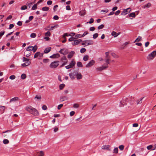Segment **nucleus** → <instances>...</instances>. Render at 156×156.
I'll list each match as a JSON object with an SVG mask.
<instances>
[{
    "label": "nucleus",
    "mask_w": 156,
    "mask_h": 156,
    "mask_svg": "<svg viewBox=\"0 0 156 156\" xmlns=\"http://www.w3.org/2000/svg\"><path fill=\"white\" fill-rule=\"evenodd\" d=\"M26 109L31 114L35 116H38L39 113L37 110L31 106H27L26 108Z\"/></svg>",
    "instance_id": "f257e3e1"
},
{
    "label": "nucleus",
    "mask_w": 156,
    "mask_h": 156,
    "mask_svg": "<svg viewBox=\"0 0 156 156\" xmlns=\"http://www.w3.org/2000/svg\"><path fill=\"white\" fill-rule=\"evenodd\" d=\"M59 61H55L52 62L50 64V67L52 69L56 68L59 65Z\"/></svg>",
    "instance_id": "f03ea898"
},
{
    "label": "nucleus",
    "mask_w": 156,
    "mask_h": 156,
    "mask_svg": "<svg viewBox=\"0 0 156 156\" xmlns=\"http://www.w3.org/2000/svg\"><path fill=\"white\" fill-rule=\"evenodd\" d=\"M156 55V51H154L150 54H149L147 57V59L148 60L153 59Z\"/></svg>",
    "instance_id": "7ed1b4c3"
},
{
    "label": "nucleus",
    "mask_w": 156,
    "mask_h": 156,
    "mask_svg": "<svg viewBox=\"0 0 156 156\" xmlns=\"http://www.w3.org/2000/svg\"><path fill=\"white\" fill-rule=\"evenodd\" d=\"M127 101V98H125L124 99H123V100L121 101L120 102V106L122 107L124 105H126V103Z\"/></svg>",
    "instance_id": "20e7f679"
},
{
    "label": "nucleus",
    "mask_w": 156,
    "mask_h": 156,
    "mask_svg": "<svg viewBox=\"0 0 156 156\" xmlns=\"http://www.w3.org/2000/svg\"><path fill=\"white\" fill-rule=\"evenodd\" d=\"M84 42H85L86 46L92 45L94 43V41L91 40H88L84 41Z\"/></svg>",
    "instance_id": "39448f33"
},
{
    "label": "nucleus",
    "mask_w": 156,
    "mask_h": 156,
    "mask_svg": "<svg viewBox=\"0 0 156 156\" xmlns=\"http://www.w3.org/2000/svg\"><path fill=\"white\" fill-rule=\"evenodd\" d=\"M43 53H41L40 52H37L34 55V58L39 57H43Z\"/></svg>",
    "instance_id": "423d86ee"
},
{
    "label": "nucleus",
    "mask_w": 156,
    "mask_h": 156,
    "mask_svg": "<svg viewBox=\"0 0 156 156\" xmlns=\"http://www.w3.org/2000/svg\"><path fill=\"white\" fill-rule=\"evenodd\" d=\"M77 72L76 71H74L72 73H69V76L70 78L73 80L75 78V76L76 75V74Z\"/></svg>",
    "instance_id": "0eeeda50"
},
{
    "label": "nucleus",
    "mask_w": 156,
    "mask_h": 156,
    "mask_svg": "<svg viewBox=\"0 0 156 156\" xmlns=\"http://www.w3.org/2000/svg\"><path fill=\"white\" fill-rule=\"evenodd\" d=\"M82 41L81 39L75 40L72 43V45L73 46L79 44L80 42H82Z\"/></svg>",
    "instance_id": "6e6552de"
},
{
    "label": "nucleus",
    "mask_w": 156,
    "mask_h": 156,
    "mask_svg": "<svg viewBox=\"0 0 156 156\" xmlns=\"http://www.w3.org/2000/svg\"><path fill=\"white\" fill-rule=\"evenodd\" d=\"M95 63V61L94 60L90 61L89 63L87 64L86 66V67H89L93 65Z\"/></svg>",
    "instance_id": "1a4fd4ad"
},
{
    "label": "nucleus",
    "mask_w": 156,
    "mask_h": 156,
    "mask_svg": "<svg viewBox=\"0 0 156 156\" xmlns=\"http://www.w3.org/2000/svg\"><path fill=\"white\" fill-rule=\"evenodd\" d=\"M68 100V98L66 96H62L60 98V101L61 102H62L65 101L67 100Z\"/></svg>",
    "instance_id": "9d476101"
},
{
    "label": "nucleus",
    "mask_w": 156,
    "mask_h": 156,
    "mask_svg": "<svg viewBox=\"0 0 156 156\" xmlns=\"http://www.w3.org/2000/svg\"><path fill=\"white\" fill-rule=\"evenodd\" d=\"M61 61L63 62V63H65L66 64H67L68 62V60L66 58V57L65 56H64L63 57L61 58Z\"/></svg>",
    "instance_id": "9b49d317"
},
{
    "label": "nucleus",
    "mask_w": 156,
    "mask_h": 156,
    "mask_svg": "<svg viewBox=\"0 0 156 156\" xmlns=\"http://www.w3.org/2000/svg\"><path fill=\"white\" fill-rule=\"evenodd\" d=\"M75 54V52L74 51H71L70 52L67 56V58H68L70 59Z\"/></svg>",
    "instance_id": "f8f14e48"
},
{
    "label": "nucleus",
    "mask_w": 156,
    "mask_h": 156,
    "mask_svg": "<svg viewBox=\"0 0 156 156\" xmlns=\"http://www.w3.org/2000/svg\"><path fill=\"white\" fill-rule=\"evenodd\" d=\"M108 66L107 65V66H104L103 65L102 67H99L97 68V69L99 71H101L103 70H104L107 68H108Z\"/></svg>",
    "instance_id": "ddd939ff"
},
{
    "label": "nucleus",
    "mask_w": 156,
    "mask_h": 156,
    "mask_svg": "<svg viewBox=\"0 0 156 156\" xmlns=\"http://www.w3.org/2000/svg\"><path fill=\"white\" fill-rule=\"evenodd\" d=\"M76 75V78L77 80L81 79L82 78V75L80 73H79L77 72Z\"/></svg>",
    "instance_id": "4468645a"
},
{
    "label": "nucleus",
    "mask_w": 156,
    "mask_h": 156,
    "mask_svg": "<svg viewBox=\"0 0 156 156\" xmlns=\"http://www.w3.org/2000/svg\"><path fill=\"white\" fill-rule=\"evenodd\" d=\"M5 107V106H0V114H2L4 112Z\"/></svg>",
    "instance_id": "2eb2a0df"
},
{
    "label": "nucleus",
    "mask_w": 156,
    "mask_h": 156,
    "mask_svg": "<svg viewBox=\"0 0 156 156\" xmlns=\"http://www.w3.org/2000/svg\"><path fill=\"white\" fill-rule=\"evenodd\" d=\"M59 53L63 55H66L67 53L66 50L65 49H62L59 51Z\"/></svg>",
    "instance_id": "dca6fc26"
},
{
    "label": "nucleus",
    "mask_w": 156,
    "mask_h": 156,
    "mask_svg": "<svg viewBox=\"0 0 156 156\" xmlns=\"http://www.w3.org/2000/svg\"><path fill=\"white\" fill-rule=\"evenodd\" d=\"M30 62H26L23 64H22L21 65L23 67L26 66L30 65Z\"/></svg>",
    "instance_id": "f3484780"
},
{
    "label": "nucleus",
    "mask_w": 156,
    "mask_h": 156,
    "mask_svg": "<svg viewBox=\"0 0 156 156\" xmlns=\"http://www.w3.org/2000/svg\"><path fill=\"white\" fill-rule=\"evenodd\" d=\"M30 62H26L23 64H22L21 65L23 67L26 66L30 65Z\"/></svg>",
    "instance_id": "a211bd4d"
},
{
    "label": "nucleus",
    "mask_w": 156,
    "mask_h": 156,
    "mask_svg": "<svg viewBox=\"0 0 156 156\" xmlns=\"http://www.w3.org/2000/svg\"><path fill=\"white\" fill-rule=\"evenodd\" d=\"M51 47H48L46 48L44 51V53L45 54L48 53L51 51Z\"/></svg>",
    "instance_id": "6ab92c4d"
},
{
    "label": "nucleus",
    "mask_w": 156,
    "mask_h": 156,
    "mask_svg": "<svg viewBox=\"0 0 156 156\" xmlns=\"http://www.w3.org/2000/svg\"><path fill=\"white\" fill-rule=\"evenodd\" d=\"M110 147L109 145H104L102 146L101 148L104 150H108Z\"/></svg>",
    "instance_id": "aec40b11"
},
{
    "label": "nucleus",
    "mask_w": 156,
    "mask_h": 156,
    "mask_svg": "<svg viewBox=\"0 0 156 156\" xmlns=\"http://www.w3.org/2000/svg\"><path fill=\"white\" fill-rule=\"evenodd\" d=\"M33 4H34V2H27L26 3V5L29 8H30Z\"/></svg>",
    "instance_id": "412c9836"
},
{
    "label": "nucleus",
    "mask_w": 156,
    "mask_h": 156,
    "mask_svg": "<svg viewBox=\"0 0 156 156\" xmlns=\"http://www.w3.org/2000/svg\"><path fill=\"white\" fill-rule=\"evenodd\" d=\"M75 62L73 60H72V61L70 63L69 65L71 68H72L75 65Z\"/></svg>",
    "instance_id": "4be33fe9"
},
{
    "label": "nucleus",
    "mask_w": 156,
    "mask_h": 156,
    "mask_svg": "<svg viewBox=\"0 0 156 156\" xmlns=\"http://www.w3.org/2000/svg\"><path fill=\"white\" fill-rule=\"evenodd\" d=\"M49 8L48 7H44L42 8V10L44 11H47L49 10Z\"/></svg>",
    "instance_id": "5701e85b"
},
{
    "label": "nucleus",
    "mask_w": 156,
    "mask_h": 156,
    "mask_svg": "<svg viewBox=\"0 0 156 156\" xmlns=\"http://www.w3.org/2000/svg\"><path fill=\"white\" fill-rule=\"evenodd\" d=\"M18 99V98L17 97H16L14 98H12L10 100V102H12L15 101H17Z\"/></svg>",
    "instance_id": "b1692460"
},
{
    "label": "nucleus",
    "mask_w": 156,
    "mask_h": 156,
    "mask_svg": "<svg viewBox=\"0 0 156 156\" xmlns=\"http://www.w3.org/2000/svg\"><path fill=\"white\" fill-rule=\"evenodd\" d=\"M128 16L129 17H132L134 18L135 17V14L134 12H132L128 15Z\"/></svg>",
    "instance_id": "393cba45"
},
{
    "label": "nucleus",
    "mask_w": 156,
    "mask_h": 156,
    "mask_svg": "<svg viewBox=\"0 0 156 156\" xmlns=\"http://www.w3.org/2000/svg\"><path fill=\"white\" fill-rule=\"evenodd\" d=\"M38 4L37 3L35 4L32 6L31 10H34L36 9L37 8V6Z\"/></svg>",
    "instance_id": "a878e982"
},
{
    "label": "nucleus",
    "mask_w": 156,
    "mask_h": 156,
    "mask_svg": "<svg viewBox=\"0 0 156 156\" xmlns=\"http://www.w3.org/2000/svg\"><path fill=\"white\" fill-rule=\"evenodd\" d=\"M124 11H125V12H126V13H129L131 11V8H128L126 9H124Z\"/></svg>",
    "instance_id": "bb28decb"
},
{
    "label": "nucleus",
    "mask_w": 156,
    "mask_h": 156,
    "mask_svg": "<svg viewBox=\"0 0 156 156\" xmlns=\"http://www.w3.org/2000/svg\"><path fill=\"white\" fill-rule=\"evenodd\" d=\"M111 34L112 36H114V37H116L118 36V34H117V33L114 31H113L112 32Z\"/></svg>",
    "instance_id": "cd10ccee"
},
{
    "label": "nucleus",
    "mask_w": 156,
    "mask_h": 156,
    "mask_svg": "<svg viewBox=\"0 0 156 156\" xmlns=\"http://www.w3.org/2000/svg\"><path fill=\"white\" fill-rule=\"evenodd\" d=\"M32 51H33L34 52H35L37 49V46L36 45H35L34 47L32 46Z\"/></svg>",
    "instance_id": "c85d7f7f"
},
{
    "label": "nucleus",
    "mask_w": 156,
    "mask_h": 156,
    "mask_svg": "<svg viewBox=\"0 0 156 156\" xmlns=\"http://www.w3.org/2000/svg\"><path fill=\"white\" fill-rule=\"evenodd\" d=\"M23 61V62H28L29 61V59L25 57H23L22 58Z\"/></svg>",
    "instance_id": "c756f323"
},
{
    "label": "nucleus",
    "mask_w": 156,
    "mask_h": 156,
    "mask_svg": "<svg viewBox=\"0 0 156 156\" xmlns=\"http://www.w3.org/2000/svg\"><path fill=\"white\" fill-rule=\"evenodd\" d=\"M89 58V56L88 55H85L83 58V59L84 61H87Z\"/></svg>",
    "instance_id": "7c9ffc66"
},
{
    "label": "nucleus",
    "mask_w": 156,
    "mask_h": 156,
    "mask_svg": "<svg viewBox=\"0 0 156 156\" xmlns=\"http://www.w3.org/2000/svg\"><path fill=\"white\" fill-rule=\"evenodd\" d=\"M5 33V31L2 30L0 32V39L2 37L3 35Z\"/></svg>",
    "instance_id": "2f4dec72"
},
{
    "label": "nucleus",
    "mask_w": 156,
    "mask_h": 156,
    "mask_svg": "<svg viewBox=\"0 0 156 156\" xmlns=\"http://www.w3.org/2000/svg\"><path fill=\"white\" fill-rule=\"evenodd\" d=\"M77 66L79 67H82L83 66V65L82 63L80 62H78L77 63Z\"/></svg>",
    "instance_id": "473e14b6"
},
{
    "label": "nucleus",
    "mask_w": 156,
    "mask_h": 156,
    "mask_svg": "<svg viewBox=\"0 0 156 156\" xmlns=\"http://www.w3.org/2000/svg\"><path fill=\"white\" fill-rule=\"evenodd\" d=\"M141 37L140 36H138V37L136 39L135 41H134V42H135L136 41L139 42L140 41L141 39Z\"/></svg>",
    "instance_id": "72a5a7b5"
},
{
    "label": "nucleus",
    "mask_w": 156,
    "mask_h": 156,
    "mask_svg": "<svg viewBox=\"0 0 156 156\" xmlns=\"http://www.w3.org/2000/svg\"><path fill=\"white\" fill-rule=\"evenodd\" d=\"M76 38L74 37H71L69 38L68 41H73V42L75 40H76Z\"/></svg>",
    "instance_id": "f704fd0d"
},
{
    "label": "nucleus",
    "mask_w": 156,
    "mask_h": 156,
    "mask_svg": "<svg viewBox=\"0 0 156 156\" xmlns=\"http://www.w3.org/2000/svg\"><path fill=\"white\" fill-rule=\"evenodd\" d=\"M144 98V97L140 99V100H137L136 101V103L137 104H140L142 103L141 101L143 100V99Z\"/></svg>",
    "instance_id": "c9c22d12"
},
{
    "label": "nucleus",
    "mask_w": 156,
    "mask_h": 156,
    "mask_svg": "<svg viewBox=\"0 0 156 156\" xmlns=\"http://www.w3.org/2000/svg\"><path fill=\"white\" fill-rule=\"evenodd\" d=\"M44 153L42 151H41L38 153V156H44Z\"/></svg>",
    "instance_id": "e433bc0d"
},
{
    "label": "nucleus",
    "mask_w": 156,
    "mask_h": 156,
    "mask_svg": "<svg viewBox=\"0 0 156 156\" xmlns=\"http://www.w3.org/2000/svg\"><path fill=\"white\" fill-rule=\"evenodd\" d=\"M151 5V4L150 3H148L147 4H146L144 5V8H145L146 7L147 8H148L150 7Z\"/></svg>",
    "instance_id": "4c0bfd02"
},
{
    "label": "nucleus",
    "mask_w": 156,
    "mask_h": 156,
    "mask_svg": "<svg viewBox=\"0 0 156 156\" xmlns=\"http://www.w3.org/2000/svg\"><path fill=\"white\" fill-rule=\"evenodd\" d=\"M26 77V75L25 74H22L21 76V78L23 80L25 79Z\"/></svg>",
    "instance_id": "58836bf2"
},
{
    "label": "nucleus",
    "mask_w": 156,
    "mask_h": 156,
    "mask_svg": "<svg viewBox=\"0 0 156 156\" xmlns=\"http://www.w3.org/2000/svg\"><path fill=\"white\" fill-rule=\"evenodd\" d=\"M27 9V6L26 5H24L22 6L21 8V9L22 10H24Z\"/></svg>",
    "instance_id": "ea45409f"
},
{
    "label": "nucleus",
    "mask_w": 156,
    "mask_h": 156,
    "mask_svg": "<svg viewBox=\"0 0 156 156\" xmlns=\"http://www.w3.org/2000/svg\"><path fill=\"white\" fill-rule=\"evenodd\" d=\"M98 36V34L97 33H95L93 35V38L94 39L96 38Z\"/></svg>",
    "instance_id": "a19ab883"
},
{
    "label": "nucleus",
    "mask_w": 156,
    "mask_h": 156,
    "mask_svg": "<svg viewBox=\"0 0 156 156\" xmlns=\"http://www.w3.org/2000/svg\"><path fill=\"white\" fill-rule=\"evenodd\" d=\"M3 143L5 144H7L9 143V141L7 139H5L3 140Z\"/></svg>",
    "instance_id": "79ce46f5"
},
{
    "label": "nucleus",
    "mask_w": 156,
    "mask_h": 156,
    "mask_svg": "<svg viewBox=\"0 0 156 156\" xmlns=\"http://www.w3.org/2000/svg\"><path fill=\"white\" fill-rule=\"evenodd\" d=\"M65 86V85L64 84H61L59 85V89L60 90H62Z\"/></svg>",
    "instance_id": "37998d69"
},
{
    "label": "nucleus",
    "mask_w": 156,
    "mask_h": 156,
    "mask_svg": "<svg viewBox=\"0 0 156 156\" xmlns=\"http://www.w3.org/2000/svg\"><path fill=\"white\" fill-rule=\"evenodd\" d=\"M54 55H57H57L58 56H60V55L59 54L57 53V54H53L50 57V58H55V57H54Z\"/></svg>",
    "instance_id": "c03bdc74"
},
{
    "label": "nucleus",
    "mask_w": 156,
    "mask_h": 156,
    "mask_svg": "<svg viewBox=\"0 0 156 156\" xmlns=\"http://www.w3.org/2000/svg\"><path fill=\"white\" fill-rule=\"evenodd\" d=\"M86 50L85 48H81L80 50V52L81 53H83L85 52Z\"/></svg>",
    "instance_id": "a18cd8bd"
},
{
    "label": "nucleus",
    "mask_w": 156,
    "mask_h": 156,
    "mask_svg": "<svg viewBox=\"0 0 156 156\" xmlns=\"http://www.w3.org/2000/svg\"><path fill=\"white\" fill-rule=\"evenodd\" d=\"M104 27V25L103 24H101L98 27V30H100L103 29Z\"/></svg>",
    "instance_id": "49530a36"
},
{
    "label": "nucleus",
    "mask_w": 156,
    "mask_h": 156,
    "mask_svg": "<svg viewBox=\"0 0 156 156\" xmlns=\"http://www.w3.org/2000/svg\"><path fill=\"white\" fill-rule=\"evenodd\" d=\"M82 36L81 34H77L75 36V38H76H76H81L82 37V36Z\"/></svg>",
    "instance_id": "de8ad7c7"
},
{
    "label": "nucleus",
    "mask_w": 156,
    "mask_h": 156,
    "mask_svg": "<svg viewBox=\"0 0 156 156\" xmlns=\"http://www.w3.org/2000/svg\"><path fill=\"white\" fill-rule=\"evenodd\" d=\"M36 36V34L35 33H33L30 34V37L32 38H35Z\"/></svg>",
    "instance_id": "09e8293b"
},
{
    "label": "nucleus",
    "mask_w": 156,
    "mask_h": 156,
    "mask_svg": "<svg viewBox=\"0 0 156 156\" xmlns=\"http://www.w3.org/2000/svg\"><path fill=\"white\" fill-rule=\"evenodd\" d=\"M94 19L93 18H91L90 19V20L89 22H87L86 23H89L90 24H91V23H93L94 22Z\"/></svg>",
    "instance_id": "8fccbe9b"
},
{
    "label": "nucleus",
    "mask_w": 156,
    "mask_h": 156,
    "mask_svg": "<svg viewBox=\"0 0 156 156\" xmlns=\"http://www.w3.org/2000/svg\"><path fill=\"white\" fill-rule=\"evenodd\" d=\"M118 153V148L117 147L115 148L113 150V153Z\"/></svg>",
    "instance_id": "3c124183"
},
{
    "label": "nucleus",
    "mask_w": 156,
    "mask_h": 156,
    "mask_svg": "<svg viewBox=\"0 0 156 156\" xmlns=\"http://www.w3.org/2000/svg\"><path fill=\"white\" fill-rule=\"evenodd\" d=\"M109 60L110 59L109 58H108L105 60V62L107 63L106 66H107V65H108V64H110Z\"/></svg>",
    "instance_id": "603ef678"
},
{
    "label": "nucleus",
    "mask_w": 156,
    "mask_h": 156,
    "mask_svg": "<svg viewBox=\"0 0 156 156\" xmlns=\"http://www.w3.org/2000/svg\"><path fill=\"white\" fill-rule=\"evenodd\" d=\"M51 35V33L49 31H47L45 33V36H50Z\"/></svg>",
    "instance_id": "864d4df0"
},
{
    "label": "nucleus",
    "mask_w": 156,
    "mask_h": 156,
    "mask_svg": "<svg viewBox=\"0 0 156 156\" xmlns=\"http://www.w3.org/2000/svg\"><path fill=\"white\" fill-rule=\"evenodd\" d=\"M32 46H29L27 48V50L29 51H32Z\"/></svg>",
    "instance_id": "5fc2aeb1"
},
{
    "label": "nucleus",
    "mask_w": 156,
    "mask_h": 156,
    "mask_svg": "<svg viewBox=\"0 0 156 156\" xmlns=\"http://www.w3.org/2000/svg\"><path fill=\"white\" fill-rule=\"evenodd\" d=\"M73 107L75 108H77L79 107V105L77 104H74L73 105Z\"/></svg>",
    "instance_id": "6e6d98bb"
},
{
    "label": "nucleus",
    "mask_w": 156,
    "mask_h": 156,
    "mask_svg": "<svg viewBox=\"0 0 156 156\" xmlns=\"http://www.w3.org/2000/svg\"><path fill=\"white\" fill-rule=\"evenodd\" d=\"M52 3V2L51 0L48 1L47 2V4L48 5H51Z\"/></svg>",
    "instance_id": "4d7b16f0"
},
{
    "label": "nucleus",
    "mask_w": 156,
    "mask_h": 156,
    "mask_svg": "<svg viewBox=\"0 0 156 156\" xmlns=\"http://www.w3.org/2000/svg\"><path fill=\"white\" fill-rule=\"evenodd\" d=\"M124 148V146L123 145H121L119 146V148L121 151H122Z\"/></svg>",
    "instance_id": "13d9d810"
},
{
    "label": "nucleus",
    "mask_w": 156,
    "mask_h": 156,
    "mask_svg": "<svg viewBox=\"0 0 156 156\" xmlns=\"http://www.w3.org/2000/svg\"><path fill=\"white\" fill-rule=\"evenodd\" d=\"M16 78V76L14 75H12L10 76L9 79L11 80H14Z\"/></svg>",
    "instance_id": "bf43d9fd"
},
{
    "label": "nucleus",
    "mask_w": 156,
    "mask_h": 156,
    "mask_svg": "<svg viewBox=\"0 0 156 156\" xmlns=\"http://www.w3.org/2000/svg\"><path fill=\"white\" fill-rule=\"evenodd\" d=\"M34 98L40 100L41 99V95H36Z\"/></svg>",
    "instance_id": "052dcab7"
},
{
    "label": "nucleus",
    "mask_w": 156,
    "mask_h": 156,
    "mask_svg": "<svg viewBox=\"0 0 156 156\" xmlns=\"http://www.w3.org/2000/svg\"><path fill=\"white\" fill-rule=\"evenodd\" d=\"M58 7V5H55L53 7V9L54 12H55L57 11V9H56V8Z\"/></svg>",
    "instance_id": "680f3d73"
},
{
    "label": "nucleus",
    "mask_w": 156,
    "mask_h": 156,
    "mask_svg": "<svg viewBox=\"0 0 156 156\" xmlns=\"http://www.w3.org/2000/svg\"><path fill=\"white\" fill-rule=\"evenodd\" d=\"M75 113V112L74 111H72L70 113V115L71 116H73Z\"/></svg>",
    "instance_id": "e2e57ef3"
},
{
    "label": "nucleus",
    "mask_w": 156,
    "mask_h": 156,
    "mask_svg": "<svg viewBox=\"0 0 156 156\" xmlns=\"http://www.w3.org/2000/svg\"><path fill=\"white\" fill-rule=\"evenodd\" d=\"M63 106V105L62 104L58 105V109L59 110Z\"/></svg>",
    "instance_id": "0e129e2a"
},
{
    "label": "nucleus",
    "mask_w": 156,
    "mask_h": 156,
    "mask_svg": "<svg viewBox=\"0 0 156 156\" xmlns=\"http://www.w3.org/2000/svg\"><path fill=\"white\" fill-rule=\"evenodd\" d=\"M152 147V145H150L149 146H147V148L148 150H151V148Z\"/></svg>",
    "instance_id": "69168bd1"
},
{
    "label": "nucleus",
    "mask_w": 156,
    "mask_h": 156,
    "mask_svg": "<svg viewBox=\"0 0 156 156\" xmlns=\"http://www.w3.org/2000/svg\"><path fill=\"white\" fill-rule=\"evenodd\" d=\"M14 26V25L12 24H11L9 25V29H11Z\"/></svg>",
    "instance_id": "338daca9"
},
{
    "label": "nucleus",
    "mask_w": 156,
    "mask_h": 156,
    "mask_svg": "<svg viewBox=\"0 0 156 156\" xmlns=\"http://www.w3.org/2000/svg\"><path fill=\"white\" fill-rule=\"evenodd\" d=\"M95 30V28L94 27H91L89 29V30L90 31H93Z\"/></svg>",
    "instance_id": "774afa93"
}]
</instances>
